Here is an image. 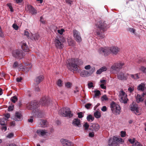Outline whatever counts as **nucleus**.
Returning <instances> with one entry per match:
<instances>
[{"mask_svg":"<svg viewBox=\"0 0 146 146\" xmlns=\"http://www.w3.org/2000/svg\"><path fill=\"white\" fill-rule=\"evenodd\" d=\"M101 98L102 100V101H104V100L107 101V100H108V97H107L106 95H104L103 96L101 97Z\"/></svg>","mask_w":146,"mask_h":146,"instance_id":"f704fd0d","label":"nucleus"},{"mask_svg":"<svg viewBox=\"0 0 146 146\" xmlns=\"http://www.w3.org/2000/svg\"><path fill=\"white\" fill-rule=\"evenodd\" d=\"M94 115L95 117L96 118H99L101 116V114L98 111H96L94 113Z\"/></svg>","mask_w":146,"mask_h":146,"instance_id":"c756f323","label":"nucleus"},{"mask_svg":"<svg viewBox=\"0 0 146 146\" xmlns=\"http://www.w3.org/2000/svg\"><path fill=\"white\" fill-rule=\"evenodd\" d=\"M29 33L28 31H25L24 32V35L27 36V37L31 39V37L29 36Z\"/></svg>","mask_w":146,"mask_h":146,"instance_id":"37998d69","label":"nucleus"},{"mask_svg":"<svg viewBox=\"0 0 146 146\" xmlns=\"http://www.w3.org/2000/svg\"><path fill=\"white\" fill-rule=\"evenodd\" d=\"M12 27L13 28L16 30H17L19 29V27L15 23H14L13 24Z\"/></svg>","mask_w":146,"mask_h":146,"instance_id":"de8ad7c7","label":"nucleus"},{"mask_svg":"<svg viewBox=\"0 0 146 146\" xmlns=\"http://www.w3.org/2000/svg\"><path fill=\"white\" fill-rule=\"evenodd\" d=\"M36 133L38 136L43 137L48 133V132L45 129H39L37 130Z\"/></svg>","mask_w":146,"mask_h":146,"instance_id":"a211bd4d","label":"nucleus"},{"mask_svg":"<svg viewBox=\"0 0 146 146\" xmlns=\"http://www.w3.org/2000/svg\"><path fill=\"white\" fill-rule=\"evenodd\" d=\"M105 84H100V86L102 89H105L106 88V86L104 85Z\"/></svg>","mask_w":146,"mask_h":146,"instance_id":"e2e57ef3","label":"nucleus"},{"mask_svg":"<svg viewBox=\"0 0 146 146\" xmlns=\"http://www.w3.org/2000/svg\"><path fill=\"white\" fill-rule=\"evenodd\" d=\"M44 77L42 75H40L36 77L35 79V81L37 84H39L40 83L43 79Z\"/></svg>","mask_w":146,"mask_h":146,"instance_id":"4be33fe9","label":"nucleus"},{"mask_svg":"<svg viewBox=\"0 0 146 146\" xmlns=\"http://www.w3.org/2000/svg\"><path fill=\"white\" fill-rule=\"evenodd\" d=\"M125 93L123 90L120 91L119 92V96L120 98V100L121 102L124 104L127 102V100L125 98Z\"/></svg>","mask_w":146,"mask_h":146,"instance_id":"9b49d317","label":"nucleus"},{"mask_svg":"<svg viewBox=\"0 0 146 146\" xmlns=\"http://www.w3.org/2000/svg\"><path fill=\"white\" fill-rule=\"evenodd\" d=\"M13 119L16 121H20L22 119V116L20 113L16 111L15 117Z\"/></svg>","mask_w":146,"mask_h":146,"instance_id":"dca6fc26","label":"nucleus"},{"mask_svg":"<svg viewBox=\"0 0 146 146\" xmlns=\"http://www.w3.org/2000/svg\"><path fill=\"white\" fill-rule=\"evenodd\" d=\"M88 88H92L93 87V84L92 82H89L88 84Z\"/></svg>","mask_w":146,"mask_h":146,"instance_id":"864d4df0","label":"nucleus"},{"mask_svg":"<svg viewBox=\"0 0 146 146\" xmlns=\"http://www.w3.org/2000/svg\"><path fill=\"white\" fill-rule=\"evenodd\" d=\"M1 127V129L2 130H4V131H6L7 129V127L6 126V125H3Z\"/></svg>","mask_w":146,"mask_h":146,"instance_id":"338daca9","label":"nucleus"},{"mask_svg":"<svg viewBox=\"0 0 146 146\" xmlns=\"http://www.w3.org/2000/svg\"><path fill=\"white\" fill-rule=\"evenodd\" d=\"M68 68L72 72L79 71L78 65L83 64V62L78 58H72L69 59L66 62Z\"/></svg>","mask_w":146,"mask_h":146,"instance_id":"f03ea898","label":"nucleus"},{"mask_svg":"<svg viewBox=\"0 0 146 146\" xmlns=\"http://www.w3.org/2000/svg\"><path fill=\"white\" fill-rule=\"evenodd\" d=\"M99 128L100 126L98 124H93L90 126L89 129L93 131H96L99 129Z\"/></svg>","mask_w":146,"mask_h":146,"instance_id":"f3484780","label":"nucleus"},{"mask_svg":"<svg viewBox=\"0 0 146 146\" xmlns=\"http://www.w3.org/2000/svg\"><path fill=\"white\" fill-rule=\"evenodd\" d=\"M131 110L135 114H137V113L139 112V110L137 105L134 104H132V105L130 107Z\"/></svg>","mask_w":146,"mask_h":146,"instance_id":"412c9836","label":"nucleus"},{"mask_svg":"<svg viewBox=\"0 0 146 146\" xmlns=\"http://www.w3.org/2000/svg\"><path fill=\"white\" fill-rule=\"evenodd\" d=\"M119 49L117 47L112 46L108 47V51L110 52L109 54L111 53L113 54L116 55L119 52Z\"/></svg>","mask_w":146,"mask_h":146,"instance_id":"4468645a","label":"nucleus"},{"mask_svg":"<svg viewBox=\"0 0 146 146\" xmlns=\"http://www.w3.org/2000/svg\"><path fill=\"white\" fill-rule=\"evenodd\" d=\"M134 146H143V145L141 144L139 142L137 141H136L135 144H134Z\"/></svg>","mask_w":146,"mask_h":146,"instance_id":"603ef678","label":"nucleus"},{"mask_svg":"<svg viewBox=\"0 0 146 146\" xmlns=\"http://www.w3.org/2000/svg\"><path fill=\"white\" fill-rule=\"evenodd\" d=\"M40 22L43 24H45V21L43 20V17L42 16L40 17Z\"/></svg>","mask_w":146,"mask_h":146,"instance_id":"49530a36","label":"nucleus"},{"mask_svg":"<svg viewBox=\"0 0 146 146\" xmlns=\"http://www.w3.org/2000/svg\"><path fill=\"white\" fill-rule=\"evenodd\" d=\"M128 141L131 144H133L135 141V139L134 138L133 139H128Z\"/></svg>","mask_w":146,"mask_h":146,"instance_id":"4c0bfd02","label":"nucleus"},{"mask_svg":"<svg viewBox=\"0 0 146 146\" xmlns=\"http://www.w3.org/2000/svg\"><path fill=\"white\" fill-rule=\"evenodd\" d=\"M72 84L69 82H67L65 84V86L67 88H70L72 87Z\"/></svg>","mask_w":146,"mask_h":146,"instance_id":"c9c22d12","label":"nucleus"},{"mask_svg":"<svg viewBox=\"0 0 146 146\" xmlns=\"http://www.w3.org/2000/svg\"><path fill=\"white\" fill-rule=\"evenodd\" d=\"M38 103L36 100H33L27 105V108L29 110H35L38 107Z\"/></svg>","mask_w":146,"mask_h":146,"instance_id":"6e6552de","label":"nucleus"},{"mask_svg":"<svg viewBox=\"0 0 146 146\" xmlns=\"http://www.w3.org/2000/svg\"><path fill=\"white\" fill-rule=\"evenodd\" d=\"M92 104L90 103H87L85 105V107L87 109L90 108L92 106Z\"/></svg>","mask_w":146,"mask_h":146,"instance_id":"79ce46f5","label":"nucleus"},{"mask_svg":"<svg viewBox=\"0 0 146 146\" xmlns=\"http://www.w3.org/2000/svg\"><path fill=\"white\" fill-rule=\"evenodd\" d=\"M140 69L142 72L146 74V68L142 66L141 67Z\"/></svg>","mask_w":146,"mask_h":146,"instance_id":"8fccbe9b","label":"nucleus"},{"mask_svg":"<svg viewBox=\"0 0 146 146\" xmlns=\"http://www.w3.org/2000/svg\"><path fill=\"white\" fill-rule=\"evenodd\" d=\"M28 7L29 13L32 15H35L37 13V10L31 5H29Z\"/></svg>","mask_w":146,"mask_h":146,"instance_id":"6ab92c4d","label":"nucleus"},{"mask_svg":"<svg viewBox=\"0 0 146 146\" xmlns=\"http://www.w3.org/2000/svg\"><path fill=\"white\" fill-rule=\"evenodd\" d=\"M106 21H99L96 24V26L98 29L96 32V35L98 37L103 38L104 37V34L101 31L104 32L110 27L109 25L106 23Z\"/></svg>","mask_w":146,"mask_h":146,"instance_id":"f257e3e1","label":"nucleus"},{"mask_svg":"<svg viewBox=\"0 0 146 146\" xmlns=\"http://www.w3.org/2000/svg\"><path fill=\"white\" fill-rule=\"evenodd\" d=\"M10 100L13 103H15L17 100V98L16 96H13L11 98Z\"/></svg>","mask_w":146,"mask_h":146,"instance_id":"72a5a7b5","label":"nucleus"},{"mask_svg":"<svg viewBox=\"0 0 146 146\" xmlns=\"http://www.w3.org/2000/svg\"><path fill=\"white\" fill-rule=\"evenodd\" d=\"M124 64L121 63H118L115 65L117 68L118 70L122 68V66H123Z\"/></svg>","mask_w":146,"mask_h":146,"instance_id":"7c9ffc66","label":"nucleus"},{"mask_svg":"<svg viewBox=\"0 0 146 146\" xmlns=\"http://www.w3.org/2000/svg\"><path fill=\"white\" fill-rule=\"evenodd\" d=\"M5 117L6 118V119H7L10 118V115L9 113H7L5 115Z\"/></svg>","mask_w":146,"mask_h":146,"instance_id":"69168bd1","label":"nucleus"},{"mask_svg":"<svg viewBox=\"0 0 146 146\" xmlns=\"http://www.w3.org/2000/svg\"><path fill=\"white\" fill-rule=\"evenodd\" d=\"M110 107L112 113L114 114L115 115L119 114L121 108L119 105L113 102L110 104Z\"/></svg>","mask_w":146,"mask_h":146,"instance_id":"423d86ee","label":"nucleus"},{"mask_svg":"<svg viewBox=\"0 0 146 146\" xmlns=\"http://www.w3.org/2000/svg\"><path fill=\"white\" fill-rule=\"evenodd\" d=\"M83 127H84V129L85 130H87L89 128V125L87 123H86L83 125Z\"/></svg>","mask_w":146,"mask_h":146,"instance_id":"e433bc0d","label":"nucleus"},{"mask_svg":"<svg viewBox=\"0 0 146 146\" xmlns=\"http://www.w3.org/2000/svg\"><path fill=\"white\" fill-rule=\"evenodd\" d=\"M47 123L46 121L44 120H40L39 123V126L42 127H47Z\"/></svg>","mask_w":146,"mask_h":146,"instance_id":"b1692460","label":"nucleus"},{"mask_svg":"<svg viewBox=\"0 0 146 146\" xmlns=\"http://www.w3.org/2000/svg\"><path fill=\"white\" fill-rule=\"evenodd\" d=\"M57 84L59 86H62V81L60 80L59 79L57 81Z\"/></svg>","mask_w":146,"mask_h":146,"instance_id":"13d9d810","label":"nucleus"},{"mask_svg":"<svg viewBox=\"0 0 146 146\" xmlns=\"http://www.w3.org/2000/svg\"><path fill=\"white\" fill-rule=\"evenodd\" d=\"M107 69V68L106 67H102L97 70L96 74H100L102 72L106 71Z\"/></svg>","mask_w":146,"mask_h":146,"instance_id":"bb28decb","label":"nucleus"},{"mask_svg":"<svg viewBox=\"0 0 146 146\" xmlns=\"http://www.w3.org/2000/svg\"><path fill=\"white\" fill-rule=\"evenodd\" d=\"M128 31H129L131 33L135 34V30L133 28H129L128 29Z\"/></svg>","mask_w":146,"mask_h":146,"instance_id":"c03bdc74","label":"nucleus"},{"mask_svg":"<svg viewBox=\"0 0 146 146\" xmlns=\"http://www.w3.org/2000/svg\"><path fill=\"white\" fill-rule=\"evenodd\" d=\"M111 70L114 73H116L118 70L117 68L115 65L112 66L111 68Z\"/></svg>","mask_w":146,"mask_h":146,"instance_id":"cd10ccee","label":"nucleus"},{"mask_svg":"<svg viewBox=\"0 0 146 146\" xmlns=\"http://www.w3.org/2000/svg\"><path fill=\"white\" fill-rule=\"evenodd\" d=\"M13 106H9L8 108V111H11L13 110Z\"/></svg>","mask_w":146,"mask_h":146,"instance_id":"4d7b16f0","label":"nucleus"},{"mask_svg":"<svg viewBox=\"0 0 146 146\" xmlns=\"http://www.w3.org/2000/svg\"><path fill=\"white\" fill-rule=\"evenodd\" d=\"M58 113L62 116L68 117L71 118L73 116V114L71 113L70 109L67 107L61 109Z\"/></svg>","mask_w":146,"mask_h":146,"instance_id":"20e7f679","label":"nucleus"},{"mask_svg":"<svg viewBox=\"0 0 146 146\" xmlns=\"http://www.w3.org/2000/svg\"><path fill=\"white\" fill-rule=\"evenodd\" d=\"M87 119L88 121H90V120L93 121L94 120V117L91 115L90 114L87 117Z\"/></svg>","mask_w":146,"mask_h":146,"instance_id":"473e14b6","label":"nucleus"},{"mask_svg":"<svg viewBox=\"0 0 146 146\" xmlns=\"http://www.w3.org/2000/svg\"><path fill=\"white\" fill-rule=\"evenodd\" d=\"M124 142L121 138L113 136L112 138H110L108 141V145L110 146H119L120 143Z\"/></svg>","mask_w":146,"mask_h":146,"instance_id":"7ed1b4c3","label":"nucleus"},{"mask_svg":"<svg viewBox=\"0 0 146 146\" xmlns=\"http://www.w3.org/2000/svg\"><path fill=\"white\" fill-rule=\"evenodd\" d=\"M89 137H93L94 136V132H90L89 133Z\"/></svg>","mask_w":146,"mask_h":146,"instance_id":"774afa93","label":"nucleus"},{"mask_svg":"<svg viewBox=\"0 0 146 146\" xmlns=\"http://www.w3.org/2000/svg\"><path fill=\"white\" fill-rule=\"evenodd\" d=\"M126 132L123 131L121 132V137H124L125 136Z\"/></svg>","mask_w":146,"mask_h":146,"instance_id":"3c124183","label":"nucleus"},{"mask_svg":"<svg viewBox=\"0 0 146 146\" xmlns=\"http://www.w3.org/2000/svg\"><path fill=\"white\" fill-rule=\"evenodd\" d=\"M24 47H25L26 49H25V50H27V47L28 46H27L26 43L24 41L22 42V45H21V48H23H23Z\"/></svg>","mask_w":146,"mask_h":146,"instance_id":"ea45409f","label":"nucleus"},{"mask_svg":"<svg viewBox=\"0 0 146 146\" xmlns=\"http://www.w3.org/2000/svg\"><path fill=\"white\" fill-rule=\"evenodd\" d=\"M98 51L100 54H104L105 56L109 54L110 53V52L108 51V47H100L99 48Z\"/></svg>","mask_w":146,"mask_h":146,"instance_id":"2eb2a0df","label":"nucleus"},{"mask_svg":"<svg viewBox=\"0 0 146 146\" xmlns=\"http://www.w3.org/2000/svg\"><path fill=\"white\" fill-rule=\"evenodd\" d=\"M94 97H96L97 96H99L101 95V92L100 91L98 90H96L94 91Z\"/></svg>","mask_w":146,"mask_h":146,"instance_id":"2f4dec72","label":"nucleus"},{"mask_svg":"<svg viewBox=\"0 0 146 146\" xmlns=\"http://www.w3.org/2000/svg\"><path fill=\"white\" fill-rule=\"evenodd\" d=\"M12 55L14 57L20 59L25 56V54L22 51L16 50L13 51Z\"/></svg>","mask_w":146,"mask_h":146,"instance_id":"0eeeda50","label":"nucleus"},{"mask_svg":"<svg viewBox=\"0 0 146 146\" xmlns=\"http://www.w3.org/2000/svg\"><path fill=\"white\" fill-rule=\"evenodd\" d=\"M64 30L63 29H61L60 30H58L57 31L58 33L60 35H62Z\"/></svg>","mask_w":146,"mask_h":146,"instance_id":"a18cd8bd","label":"nucleus"},{"mask_svg":"<svg viewBox=\"0 0 146 146\" xmlns=\"http://www.w3.org/2000/svg\"><path fill=\"white\" fill-rule=\"evenodd\" d=\"M128 90L130 93H132L133 91L134 88L131 87H129L128 88Z\"/></svg>","mask_w":146,"mask_h":146,"instance_id":"052dcab7","label":"nucleus"},{"mask_svg":"<svg viewBox=\"0 0 146 146\" xmlns=\"http://www.w3.org/2000/svg\"><path fill=\"white\" fill-rule=\"evenodd\" d=\"M8 6L9 9H10V11L11 12H13V10L12 6L11 5L9 4L8 5Z\"/></svg>","mask_w":146,"mask_h":146,"instance_id":"0e129e2a","label":"nucleus"},{"mask_svg":"<svg viewBox=\"0 0 146 146\" xmlns=\"http://www.w3.org/2000/svg\"><path fill=\"white\" fill-rule=\"evenodd\" d=\"M73 34L76 41L80 42L82 41V38L80 33L77 30L75 29L73 31Z\"/></svg>","mask_w":146,"mask_h":146,"instance_id":"9d476101","label":"nucleus"},{"mask_svg":"<svg viewBox=\"0 0 146 146\" xmlns=\"http://www.w3.org/2000/svg\"><path fill=\"white\" fill-rule=\"evenodd\" d=\"M65 1L66 3L68 4L70 6L71 5L72 2V0H65Z\"/></svg>","mask_w":146,"mask_h":146,"instance_id":"09e8293b","label":"nucleus"},{"mask_svg":"<svg viewBox=\"0 0 146 146\" xmlns=\"http://www.w3.org/2000/svg\"><path fill=\"white\" fill-rule=\"evenodd\" d=\"M50 99L48 98L47 97H43L40 100L39 104L42 106H46L48 105Z\"/></svg>","mask_w":146,"mask_h":146,"instance_id":"f8f14e48","label":"nucleus"},{"mask_svg":"<svg viewBox=\"0 0 146 146\" xmlns=\"http://www.w3.org/2000/svg\"><path fill=\"white\" fill-rule=\"evenodd\" d=\"M34 39L36 40H38L40 37V36L38 34H35L34 36Z\"/></svg>","mask_w":146,"mask_h":146,"instance_id":"a19ab883","label":"nucleus"},{"mask_svg":"<svg viewBox=\"0 0 146 146\" xmlns=\"http://www.w3.org/2000/svg\"><path fill=\"white\" fill-rule=\"evenodd\" d=\"M107 110V108L106 106H103L101 109L102 111L104 112H105Z\"/></svg>","mask_w":146,"mask_h":146,"instance_id":"680f3d73","label":"nucleus"},{"mask_svg":"<svg viewBox=\"0 0 146 146\" xmlns=\"http://www.w3.org/2000/svg\"><path fill=\"white\" fill-rule=\"evenodd\" d=\"M87 73V71L85 70H82L80 73V76L82 77H86L88 76Z\"/></svg>","mask_w":146,"mask_h":146,"instance_id":"c85d7f7f","label":"nucleus"},{"mask_svg":"<svg viewBox=\"0 0 146 146\" xmlns=\"http://www.w3.org/2000/svg\"><path fill=\"white\" fill-rule=\"evenodd\" d=\"M145 62V60L143 58H140L138 59V62L139 63H140L141 62Z\"/></svg>","mask_w":146,"mask_h":146,"instance_id":"5fc2aeb1","label":"nucleus"},{"mask_svg":"<svg viewBox=\"0 0 146 146\" xmlns=\"http://www.w3.org/2000/svg\"><path fill=\"white\" fill-rule=\"evenodd\" d=\"M63 146H73V143L69 140L66 139H62L60 140Z\"/></svg>","mask_w":146,"mask_h":146,"instance_id":"ddd939ff","label":"nucleus"},{"mask_svg":"<svg viewBox=\"0 0 146 146\" xmlns=\"http://www.w3.org/2000/svg\"><path fill=\"white\" fill-rule=\"evenodd\" d=\"M136 99V101L137 103L143 102L144 99L139 94H137Z\"/></svg>","mask_w":146,"mask_h":146,"instance_id":"393cba45","label":"nucleus"},{"mask_svg":"<svg viewBox=\"0 0 146 146\" xmlns=\"http://www.w3.org/2000/svg\"><path fill=\"white\" fill-rule=\"evenodd\" d=\"M145 84L142 83L139 85L137 87V89L139 91H143L145 90Z\"/></svg>","mask_w":146,"mask_h":146,"instance_id":"a878e982","label":"nucleus"},{"mask_svg":"<svg viewBox=\"0 0 146 146\" xmlns=\"http://www.w3.org/2000/svg\"><path fill=\"white\" fill-rule=\"evenodd\" d=\"M77 115H78V117L79 118H82L84 116V114L82 112H78Z\"/></svg>","mask_w":146,"mask_h":146,"instance_id":"58836bf2","label":"nucleus"},{"mask_svg":"<svg viewBox=\"0 0 146 146\" xmlns=\"http://www.w3.org/2000/svg\"><path fill=\"white\" fill-rule=\"evenodd\" d=\"M18 66V63L17 61L15 62L13 65V67L15 68L17 67Z\"/></svg>","mask_w":146,"mask_h":146,"instance_id":"bf43d9fd","label":"nucleus"},{"mask_svg":"<svg viewBox=\"0 0 146 146\" xmlns=\"http://www.w3.org/2000/svg\"><path fill=\"white\" fill-rule=\"evenodd\" d=\"M14 136V134L13 133H9L7 136V137L9 138H11L12 137Z\"/></svg>","mask_w":146,"mask_h":146,"instance_id":"6e6d98bb","label":"nucleus"},{"mask_svg":"<svg viewBox=\"0 0 146 146\" xmlns=\"http://www.w3.org/2000/svg\"><path fill=\"white\" fill-rule=\"evenodd\" d=\"M110 107L112 113L114 114L115 115L119 114L121 108L119 105L113 102L110 104Z\"/></svg>","mask_w":146,"mask_h":146,"instance_id":"39448f33","label":"nucleus"},{"mask_svg":"<svg viewBox=\"0 0 146 146\" xmlns=\"http://www.w3.org/2000/svg\"><path fill=\"white\" fill-rule=\"evenodd\" d=\"M72 124L78 127H80L81 126L80 120L78 118H74L72 121Z\"/></svg>","mask_w":146,"mask_h":146,"instance_id":"aec40b11","label":"nucleus"},{"mask_svg":"<svg viewBox=\"0 0 146 146\" xmlns=\"http://www.w3.org/2000/svg\"><path fill=\"white\" fill-rule=\"evenodd\" d=\"M54 42L55 47L57 48L61 49L64 47L63 42L60 39L55 38Z\"/></svg>","mask_w":146,"mask_h":146,"instance_id":"1a4fd4ad","label":"nucleus"},{"mask_svg":"<svg viewBox=\"0 0 146 146\" xmlns=\"http://www.w3.org/2000/svg\"><path fill=\"white\" fill-rule=\"evenodd\" d=\"M117 78L120 80H125L126 78L124 76V74L122 72H120L117 74Z\"/></svg>","mask_w":146,"mask_h":146,"instance_id":"5701e85b","label":"nucleus"}]
</instances>
